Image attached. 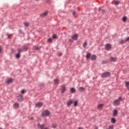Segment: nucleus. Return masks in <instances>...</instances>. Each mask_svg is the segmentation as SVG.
Listing matches in <instances>:
<instances>
[{"label": "nucleus", "instance_id": "1", "mask_svg": "<svg viewBox=\"0 0 129 129\" xmlns=\"http://www.w3.org/2000/svg\"><path fill=\"white\" fill-rule=\"evenodd\" d=\"M122 100V99H121V97H119L118 99L115 100L113 101V104L115 106H117L120 104V101Z\"/></svg>", "mask_w": 129, "mask_h": 129}, {"label": "nucleus", "instance_id": "2", "mask_svg": "<svg viewBox=\"0 0 129 129\" xmlns=\"http://www.w3.org/2000/svg\"><path fill=\"white\" fill-rule=\"evenodd\" d=\"M37 127L39 129H49V127H45V124H41L40 123L37 124Z\"/></svg>", "mask_w": 129, "mask_h": 129}, {"label": "nucleus", "instance_id": "3", "mask_svg": "<svg viewBox=\"0 0 129 129\" xmlns=\"http://www.w3.org/2000/svg\"><path fill=\"white\" fill-rule=\"evenodd\" d=\"M41 115L42 116H48V115H50V111L48 110H44L41 113Z\"/></svg>", "mask_w": 129, "mask_h": 129}, {"label": "nucleus", "instance_id": "4", "mask_svg": "<svg viewBox=\"0 0 129 129\" xmlns=\"http://www.w3.org/2000/svg\"><path fill=\"white\" fill-rule=\"evenodd\" d=\"M102 77L105 78L106 77H109L110 76V73L109 72H105L103 73L101 75Z\"/></svg>", "mask_w": 129, "mask_h": 129}, {"label": "nucleus", "instance_id": "5", "mask_svg": "<svg viewBox=\"0 0 129 129\" xmlns=\"http://www.w3.org/2000/svg\"><path fill=\"white\" fill-rule=\"evenodd\" d=\"M13 107L15 109H18L19 107H20V104H19L18 103H15L13 104Z\"/></svg>", "mask_w": 129, "mask_h": 129}, {"label": "nucleus", "instance_id": "6", "mask_svg": "<svg viewBox=\"0 0 129 129\" xmlns=\"http://www.w3.org/2000/svg\"><path fill=\"white\" fill-rule=\"evenodd\" d=\"M73 103V101L71 99L68 100L67 102V104L68 106H70L71 104H72Z\"/></svg>", "mask_w": 129, "mask_h": 129}, {"label": "nucleus", "instance_id": "7", "mask_svg": "<svg viewBox=\"0 0 129 129\" xmlns=\"http://www.w3.org/2000/svg\"><path fill=\"white\" fill-rule=\"evenodd\" d=\"M47 15H48V12L46 11L40 14V17H41L42 18H44V17H46V16H47Z\"/></svg>", "mask_w": 129, "mask_h": 129}, {"label": "nucleus", "instance_id": "8", "mask_svg": "<svg viewBox=\"0 0 129 129\" xmlns=\"http://www.w3.org/2000/svg\"><path fill=\"white\" fill-rule=\"evenodd\" d=\"M117 113H118V111L115 109L113 112V116H116Z\"/></svg>", "mask_w": 129, "mask_h": 129}, {"label": "nucleus", "instance_id": "9", "mask_svg": "<svg viewBox=\"0 0 129 129\" xmlns=\"http://www.w3.org/2000/svg\"><path fill=\"white\" fill-rule=\"evenodd\" d=\"M105 48L106 50H109V49L111 48V45L110 44H106L105 45Z\"/></svg>", "mask_w": 129, "mask_h": 129}, {"label": "nucleus", "instance_id": "10", "mask_svg": "<svg viewBox=\"0 0 129 129\" xmlns=\"http://www.w3.org/2000/svg\"><path fill=\"white\" fill-rule=\"evenodd\" d=\"M36 107H41L43 106V103L42 102H38L36 104Z\"/></svg>", "mask_w": 129, "mask_h": 129}, {"label": "nucleus", "instance_id": "11", "mask_svg": "<svg viewBox=\"0 0 129 129\" xmlns=\"http://www.w3.org/2000/svg\"><path fill=\"white\" fill-rule=\"evenodd\" d=\"M72 39L73 40H76L77 39H78V35L77 34H75L74 35H73L72 37Z\"/></svg>", "mask_w": 129, "mask_h": 129}, {"label": "nucleus", "instance_id": "12", "mask_svg": "<svg viewBox=\"0 0 129 129\" xmlns=\"http://www.w3.org/2000/svg\"><path fill=\"white\" fill-rule=\"evenodd\" d=\"M13 81H14L13 79L10 78V79L7 80V83H8V84H10V83H12V82H13Z\"/></svg>", "mask_w": 129, "mask_h": 129}, {"label": "nucleus", "instance_id": "13", "mask_svg": "<svg viewBox=\"0 0 129 129\" xmlns=\"http://www.w3.org/2000/svg\"><path fill=\"white\" fill-rule=\"evenodd\" d=\"M18 100L20 102L23 101V95H19L17 97Z\"/></svg>", "mask_w": 129, "mask_h": 129}, {"label": "nucleus", "instance_id": "14", "mask_svg": "<svg viewBox=\"0 0 129 129\" xmlns=\"http://www.w3.org/2000/svg\"><path fill=\"white\" fill-rule=\"evenodd\" d=\"M91 59L92 61H94V60H96V55H91Z\"/></svg>", "mask_w": 129, "mask_h": 129}, {"label": "nucleus", "instance_id": "15", "mask_svg": "<svg viewBox=\"0 0 129 129\" xmlns=\"http://www.w3.org/2000/svg\"><path fill=\"white\" fill-rule=\"evenodd\" d=\"M125 85L127 90L129 91V82H125Z\"/></svg>", "mask_w": 129, "mask_h": 129}, {"label": "nucleus", "instance_id": "16", "mask_svg": "<svg viewBox=\"0 0 129 129\" xmlns=\"http://www.w3.org/2000/svg\"><path fill=\"white\" fill-rule=\"evenodd\" d=\"M103 106H104V105L103 104H99L97 107L98 108V109H100L101 108H102V107H103Z\"/></svg>", "mask_w": 129, "mask_h": 129}, {"label": "nucleus", "instance_id": "17", "mask_svg": "<svg viewBox=\"0 0 129 129\" xmlns=\"http://www.w3.org/2000/svg\"><path fill=\"white\" fill-rule=\"evenodd\" d=\"M79 90L81 92H84V90H85V88H84V87H80L79 88Z\"/></svg>", "mask_w": 129, "mask_h": 129}, {"label": "nucleus", "instance_id": "18", "mask_svg": "<svg viewBox=\"0 0 129 129\" xmlns=\"http://www.w3.org/2000/svg\"><path fill=\"white\" fill-rule=\"evenodd\" d=\"M110 61H113V62H115L116 61V57H110Z\"/></svg>", "mask_w": 129, "mask_h": 129}, {"label": "nucleus", "instance_id": "19", "mask_svg": "<svg viewBox=\"0 0 129 129\" xmlns=\"http://www.w3.org/2000/svg\"><path fill=\"white\" fill-rule=\"evenodd\" d=\"M66 90H67L65 87H62L61 88V93H64Z\"/></svg>", "mask_w": 129, "mask_h": 129}, {"label": "nucleus", "instance_id": "20", "mask_svg": "<svg viewBox=\"0 0 129 129\" xmlns=\"http://www.w3.org/2000/svg\"><path fill=\"white\" fill-rule=\"evenodd\" d=\"M71 93H75L76 92V90L75 89L72 88L71 89Z\"/></svg>", "mask_w": 129, "mask_h": 129}, {"label": "nucleus", "instance_id": "21", "mask_svg": "<svg viewBox=\"0 0 129 129\" xmlns=\"http://www.w3.org/2000/svg\"><path fill=\"white\" fill-rule=\"evenodd\" d=\"M91 53H88L86 55V58H88V59H89V58H90L91 56Z\"/></svg>", "mask_w": 129, "mask_h": 129}, {"label": "nucleus", "instance_id": "22", "mask_svg": "<svg viewBox=\"0 0 129 129\" xmlns=\"http://www.w3.org/2000/svg\"><path fill=\"white\" fill-rule=\"evenodd\" d=\"M58 82H59V80L55 79V80H54V84H58Z\"/></svg>", "mask_w": 129, "mask_h": 129}, {"label": "nucleus", "instance_id": "23", "mask_svg": "<svg viewBox=\"0 0 129 129\" xmlns=\"http://www.w3.org/2000/svg\"><path fill=\"white\" fill-rule=\"evenodd\" d=\"M111 121L112 123H115V121H116L115 119L114 118H112L111 119Z\"/></svg>", "mask_w": 129, "mask_h": 129}, {"label": "nucleus", "instance_id": "24", "mask_svg": "<svg viewBox=\"0 0 129 129\" xmlns=\"http://www.w3.org/2000/svg\"><path fill=\"white\" fill-rule=\"evenodd\" d=\"M52 40H53V39H52V38H48L47 39L48 43H52Z\"/></svg>", "mask_w": 129, "mask_h": 129}, {"label": "nucleus", "instance_id": "25", "mask_svg": "<svg viewBox=\"0 0 129 129\" xmlns=\"http://www.w3.org/2000/svg\"><path fill=\"white\" fill-rule=\"evenodd\" d=\"M125 42V40H121L119 41V44H124V42Z\"/></svg>", "mask_w": 129, "mask_h": 129}, {"label": "nucleus", "instance_id": "26", "mask_svg": "<svg viewBox=\"0 0 129 129\" xmlns=\"http://www.w3.org/2000/svg\"><path fill=\"white\" fill-rule=\"evenodd\" d=\"M86 46H87V42H85L83 44V47L84 48H86Z\"/></svg>", "mask_w": 129, "mask_h": 129}, {"label": "nucleus", "instance_id": "27", "mask_svg": "<svg viewBox=\"0 0 129 129\" xmlns=\"http://www.w3.org/2000/svg\"><path fill=\"white\" fill-rule=\"evenodd\" d=\"M16 58H20L21 57V53H18L16 55Z\"/></svg>", "mask_w": 129, "mask_h": 129}, {"label": "nucleus", "instance_id": "28", "mask_svg": "<svg viewBox=\"0 0 129 129\" xmlns=\"http://www.w3.org/2000/svg\"><path fill=\"white\" fill-rule=\"evenodd\" d=\"M114 5H115V6H118V5H119V1H115Z\"/></svg>", "mask_w": 129, "mask_h": 129}, {"label": "nucleus", "instance_id": "29", "mask_svg": "<svg viewBox=\"0 0 129 129\" xmlns=\"http://www.w3.org/2000/svg\"><path fill=\"white\" fill-rule=\"evenodd\" d=\"M122 21H123V22H126V17H123Z\"/></svg>", "mask_w": 129, "mask_h": 129}, {"label": "nucleus", "instance_id": "30", "mask_svg": "<svg viewBox=\"0 0 129 129\" xmlns=\"http://www.w3.org/2000/svg\"><path fill=\"white\" fill-rule=\"evenodd\" d=\"M56 126H57V125L56 124H52V127L53 128H56Z\"/></svg>", "mask_w": 129, "mask_h": 129}, {"label": "nucleus", "instance_id": "31", "mask_svg": "<svg viewBox=\"0 0 129 129\" xmlns=\"http://www.w3.org/2000/svg\"><path fill=\"white\" fill-rule=\"evenodd\" d=\"M24 26L25 27H28V26H29V23L28 22H25L24 23Z\"/></svg>", "mask_w": 129, "mask_h": 129}, {"label": "nucleus", "instance_id": "32", "mask_svg": "<svg viewBox=\"0 0 129 129\" xmlns=\"http://www.w3.org/2000/svg\"><path fill=\"white\" fill-rule=\"evenodd\" d=\"M78 104V102H77V101H76V102H74L75 106H77Z\"/></svg>", "mask_w": 129, "mask_h": 129}, {"label": "nucleus", "instance_id": "33", "mask_svg": "<svg viewBox=\"0 0 129 129\" xmlns=\"http://www.w3.org/2000/svg\"><path fill=\"white\" fill-rule=\"evenodd\" d=\"M99 12H101L103 14V13H104V11L103 10H101V8H99Z\"/></svg>", "mask_w": 129, "mask_h": 129}, {"label": "nucleus", "instance_id": "34", "mask_svg": "<svg viewBox=\"0 0 129 129\" xmlns=\"http://www.w3.org/2000/svg\"><path fill=\"white\" fill-rule=\"evenodd\" d=\"M22 49L20 48L18 49V53H19V54H21V53H22Z\"/></svg>", "mask_w": 129, "mask_h": 129}, {"label": "nucleus", "instance_id": "35", "mask_svg": "<svg viewBox=\"0 0 129 129\" xmlns=\"http://www.w3.org/2000/svg\"><path fill=\"white\" fill-rule=\"evenodd\" d=\"M57 55L58 56H62V52H58Z\"/></svg>", "mask_w": 129, "mask_h": 129}, {"label": "nucleus", "instance_id": "36", "mask_svg": "<svg viewBox=\"0 0 129 129\" xmlns=\"http://www.w3.org/2000/svg\"><path fill=\"white\" fill-rule=\"evenodd\" d=\"M25 90H21V93H22V94H24V93H25Z\"/></svg>", "mask_w": 129, "mask_h": 129}, {"label": "nucleus", "instance_id": "37", "mask_svg": "<svg viewBox=\"0 0 129 129\" xmlns=\"http://www.w3.org/2000/svg\"><path fill=\"white\" fill-rule=\"evenodd\" d=\"M56 37H57V36H56V35H55V34H54V35H53V39H56Z\"/></svg>", "mask_w": 129, "mask_h": 129}, {"label": "nucleus", "instance_id": "38", "mask_svg": "<svg viewBox=\"0 0 129 129\" xmlns=\"http://www.w3.org/2000/svg\"><path fill=\"white\" fill-rule=\"evenodd\" d=\"M2 52H3V49L0 47V53H2Z\"/></svg>", "mask_w": 129, "mask_h": 129}, {"label": "nucleus", "instance_id": "39", "mask_svg": "<svg viewBox=\"0 0 129 129\" xmlns=\"http://www.w3.org/2000/svg\"><path fill=\"white\" fill-rule=\"evenodd\" d=\"M76 14V12H73V16H75Z\"/></svg>", "mask_w": 129, "mask_h": 129}, {"label": "nucleus", "instance_id": "40", "mask_svg": "<svg viewBox=\"0 0 129 129\" xmlns=\"http://www.w3.org/2000/svg\"><path fill=\"white\" fill-rule=\"evenodd\" d=\"M129 41V37H127V38L126 39L125 41Z\"/></svg>", "mask_w": 129, "mask_h": 129}, {"label": "nucleus", "instance_id": "41", "mask_svg": "<svg viewBox=\"0 0 129 129\" xmlns=\"http://www.w3.org/2000/svg\"><path fill=\"white\" fill-rule=\"evenodd\" d=\"M94 129H98V127H97V126H95Z\"/></svg>", "mask_w": 129, "mask_h": 129}, {"label": "nucleus", "instance_id": "42", "mask_svg": "<svg viewBox=\"0 0 129 129\" xmlns=\"http://www.w3.org/2000/svg\"><path fill=\"white\" fill-rule=\"evenodd\" d=\"M23 50H27V48H26V47H24V48H23Z\"/></svg>", "mask_w": 129, "mask_h": 129}, {"label": "nucleus", "instance_id": "43", "mask_svg": "<svg viewBox=\"0 0 129 129\" xmlns=\"http://www.w3.org/2000/svg\"><path fill=\"white\" fill-rule=\"evenodd\" d=\"M34 119V117H31L30 118V119Z\"/></svg>", "mask_w": 129, "mask_h": 129}, {"label": "nucleus", "instance_id": "44", "mask_svg": "<svg viewBox=\"0 0 129 129\" xmlns=\"http://www.w3.org/2000/svg\"><path fill=\"white\" fill-rule=\"evenodd\" d=\"M38 49H39L38 47L36 48V50H38Z\"/></svg>", "mask_w": 129, "mask_h": 129}, {"label": "nucleus", "instance_id": "45", "mask_svg": "<svg viewBox=\"0 0 129 129\" xmlns=\"http://www.w3.org/2000/svg\"><path fill=\"white\" fill-rule=\"evenodd\" d=\"M79 129H83L82 127H79Z\"/></svg>", "mask_w": 129, "mask_h": 129}, {"label": "nucleus", "instance_id": "46", "mask_svg": "<svg viewBox=\"0 0 129 129\" xmlns=\"http://www.w3.org/2000/svg\"><path fill=\"white\" fill-rule=\"evenodd\" d=\"M0 129H3V128H2V127H0Z\"/></svg>", "mask_w": 129, "mask_h": 129}, {"label": "nucleus", "instance_id": "47", "mask_svg": "<svg viewBox=\"0 0 129 129\" xmlns=\"http://www.w3.org/2000/svg\"><path fill=\"white\" fill-rule=\"evenodd\" d=\"M35 1H39V0H35Z\"/></svg>", "mask_w": 129, "mask_h": 129}]
</instances>
